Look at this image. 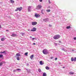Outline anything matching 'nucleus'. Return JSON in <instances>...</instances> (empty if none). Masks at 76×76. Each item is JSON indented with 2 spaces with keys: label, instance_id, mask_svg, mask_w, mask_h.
<instances>
[{
  "label": "nucleus",
  "instance_id": "nucleus-22",
  "mask_svg": "<svg viewBox=\"0 0 76 76\" xmlns=\"http://www.w3.org/2000/svg\"><path fill=\"white\" fill-rule=\"evenodd\" d=\"M50 10H46V12H50Z\"/></svg>",
  "mask_w": 76,
  "mask_h": 76
},
{
  "label": "nucleus",
  "instance_id": "nucleus-1",
  "mask_svg": "<svg viewBox=\"0 0 76 76\" xmlns=\"http://www.w3.org/2000/svg\"><path fill=\"white\" fill-rule=\"evenodd\" d=\"M60 36L58 34L56 35L53 37V39H58L59 38H60Z\"/></svg>",
  "mask_w": 76,
  "mask_h": 76
},
{
  "label": "nucleus",
  "instance_id": "nucleus-34",
  "mask_svg": "<svg viewBox=\"0 0 76 76\" xmlns=\"http://www.w3.org/2000/svg\"><path fill=\"white\" fill-rule=\"evenodd\" d=\"M50 59H53V57H51L50 58Z\"/></svg>",
  "mask_w": 76,
  "mask_h": 76
},
{
  "label": "nucleus",
  "instance_id": "nucleus-26",
  "mask_svg": "<svg viewBox=\"0 0 76 76\" xmlns=\"http://www.w3.org/2000/svg\"><path fill=\"white\" fill-rule=\"evenodd\" d=\"M38 71L39 72H41V69H39Z\"/></svg>",
  "mask_w": 76,
  "mask_h": 76
},
{
  "label": "nucleus",
  "instance_id": "nucleus-37",
  "mask_svg": "<svg viewBox=\"0 0 76 76\" xmlns=\"http://www.w3.org/2000/svg\"><path fill=\"white\" fill-rule=\"evenodd\" d=\"M49 26L50 27H51V25H49Z\"/></svg>",
  "mask_w": 76,
  "mask_h": 76
},
{
  "label": "nucleus",
  "instance_id": "nucleus-18",
  "mask_svg": "<svg viewBox=\"0 0 76 76\" xmlns=\"http://www.w3.org/2000/svg\"><path fill=\"white\" fill-rule=\"evenodd\" d=\"M10 1L12 3H15V1H13V0H10Z\"/></svg>",
  "mask_w": 76,
  "mask_h": 76
},
{
  "label": "nucleus",
  "instance_id": "nucleus-31",
  "mask_svg": "<svg viewBox=\"0 0 76 76\" xmlns=\"http://www.w3.org/2000/svg\"><path fill=\"white\" fill-rule=\"evenodd\" d=\"M57 60V58H55V60L56 61V60Z\"/></svg>",
  "mask_w": 76,
  "mask_h": 76
},
{
  "label": "nucleus",
  "instance_id": "nucleus-16",
  "mask_svg": "<svg viewBox=\"0 0 76 76\" xmlns=\"http://www.w3.org/2000/svg\"><path fill=\"white\" fill-rule=\"evenodd\" d=\"M45 69L47 70H49V69H50V68L49 67H48V66H46L45 67Z\"/></svg>",
  "mask_w": 76,
  "mask_h": 76
},
{
  "label": "nucleus",
  "instance_id": "nucleus-30",
  "mask_svg": "<svg viewBox=\"0 0 76 76\" xmlns=\"http://www.w3.org/2000/svg\"><path fill=\"white\" fill-rule=\"evenodd\" d=\"M74 40H76V37H74Z\"/></svg>",
  "mask_w": 76,
  "mask_h": 76
},
{
  "label": "nucleus",
  "instance_id": "nucleus-36",
  "mask_svg": "<svg viewBox=\"0 0 76 76\" xmlns=\"http://www.w3.org/2000/svg\"><path fill=\"white\" fill-rule=\"evenodd\" d=\"M6 31H9V30H6Z\"/></svg>",
  "mask_w": 76,
  "mask_h": 76
},
{
  "label": "nucleus",
  "instance_id": "nucleus-12",
  "mask_svg": "<svg viewBox=\"0 0 76 76\" xmlns=\"http://www.w3.org/2000/svg\"><path fill=\"white\" fill-rule=\"evenodd\" d=\"M30 58H31V59H33V58H34V55H31L30 56Z\"/></svg>",
  "mask_w": 76,
  "mask_h": 76
},
{
  "label": "nucleus",
  "instance_id": "nucleus-38",
  "mask_svg": "<svg viewBox=\"0 0 76 76\" xmlns=\"http://www.w3.org/2000/svg\"><path fill=\"white\" fill-rule=\"evenodd\" d=\"M0 28H1V25H0Z\"/></svg>",
  "mask_w": 76,
  "mask_h": 76
},
{
  "label": "nucleus",
  "instance_id": "nucleus-9",
  "mask_svg": "<svg viewBox=\"0 0 76 76\" xmlns=\"http://www.w3.org/2000/svg\"><path fill=\"white\" fill-rule=\"evenodd\" d=\"M35 16L36 18H38V17H39V16H40V15L36 13L35 14Z\"/></svg>",
  "mask_w": 76,
  "mask_h": 76
},
{
  "label": "nucleus",
  "instance_id": "nucleus-6",
  "mask_svg": "<svg viewBox=\"0 0 76 76\" xmlns=\"http://www.w3.org/2000/svg\"><path fill=\"white\" fill-rule=\"evenodd\" d=\"M37 24V22H31V24L32 25L34 26V25H36Z\"/></svg>",
  "mask_w": 76,
  "mask_h": 76
},
{
  "label": "nucleus",
  "instance_id": "nucleus-5",
  "mask_svg": "<svg viewBox=\"0 0 76 76\" xmlns=\"http://www.w3.org/2000/svg\"><path fill=\"white\" fill-rule=\"evenodd\" d=\"M71 61H76V57H75L74 58H73L72 57L71 58Z\"/></svg>",
  "mask_w": 76,
  "mask_h": 76
},
{
  "label": "nucleus",
  "instance_id": "nucleus-41",
  "mask_svg": "<svg viewBox=\"0 0 76 76\" xmlns=\"http://www.w3.org/2000/svg\"><path fill=\"white\" fill-rule=\"evenodd\" d=\"M72 51H74V50H72Z\"/></svg>",
  "mask_w": 76,
  "mask_h": 76
},
{
  "label": "nucleus",
  "instance_id": "nucleus-3",
  "mask_svg": "<svg viewBox=\"0 0 76 76\" xmlns=\"http://www.w3.org/2000/svg\"><path fill=\"white\" fill-rule=\"evenodd\" d=\"M22 9H23L22 8V7H20V8H17L16 10H15V11L16 12H17V11H18V10H19V11H20H20H21V10H22Z\"/></svg>",
  "mask_w": 76,
  "mask_h": 76
},
{
  "label": "nucleus",
  "instance_id": "nucleus-32",
  "mask_svg": "<svg viewBox=\"0 0 76 76\" xmlns=\"http://www.w3.org/2000/svg\"><path fill=\"white\" fill-rule=\"evenodd\" d=\"M33 45H36V44H35V43H34L33 44Z\"/></svg>",
  "mask_w": 76,
  "mask_h": 76
},
{
  "label": "nucleus",
  "instance_id": "nucleus-4",
  "mask_svg": "<svg viewBox=\"0 0 76 76\" xmlns=\"http://www.w3.org/2000/svg\"><path fill=\"white\" fill-rule=\"evenodd\" d=\"M42 7V6L41 5H38L37 7H36L37 9H41Z\"/></svg>",
  "mask_w": 76,
  "mask_h": 76
},
{
  "label": "nucleus",
  "instance_id": "nucleus-29",
  "mask_svg": "<svg viewBox=\"0 0 76 76\" xmlns=\"http://www.w3.org/2000/svg\"><path fill=\"white\" fill-rule=\"evenodd\" d=\"M16 70H17V71H18V70H20V71H21V69H17Z\"/></svg>",
  "mask_w": 76,
  "mask_h": 76
},
{
  "label": "nucleus",
  "instance_id": "nucleus-10",
  "mask_svg": "<svg viewBox=\"0 0 76 76\" xmlns=\"http://www.w3.org/2000/svg\"><path fill=\"white\" fill-rule=\"evenodd\" d=\"M11 37H17V34H13L11 35Z\"/></svg>",
  "mask_w": 76,
  "mask_h": 76
},
{
  "label": "nucleus",
  "instance_id": "nucleus-35",
  "mask_svg": "<svg viewBox=\"0 0 76 76\" xmlns=\"http://www.w3.org/2000/svg\"><path fill=\"white\" fill-rule=\"evenodd\" d=\"M34 39H35V38H32V39L33 40H34Z\"/></svg>",
  "mask_w": 76,
  "mask_h": 76
},
{
  "label": "nucleus",
  "instance_id": "nucleus-11",
  "mask_svg": "<svg viewBox=\"0 0 76 76\" xmlns=\"http://www.w3.org/2000/svg\"><path fill=\"white\" fill-rule=\"evenodd\" d=\"M43 20L44 21H45V22H47V21H48L49 19L48 18H46V19H43Z\"/></svg>",
  "mask_w": 76,
  "mask_h": 76
},
{
  "label": "nucleus",
  "instance_id": "nucleus-25",
  "mask_svg": "<svg viewBox=\"0 0 76 76\" xmlns=\"http://www.w3.org/2000/svg\"><path fill=\"white\" fill-rule=\"evenodd\" d=\"M3 55H0V58H2L3 57Z\"/></svg>",
  "mask_w": 76,
  "mask_h": 76
},
{
  "label": "nucleus",
  "instance_id": "nucleus-14",
  "mask_svg": "<svg viewBox=\"0 0 76 76\" xmlns=\"http://www.w3.org/2000/svg\"><path fill=\"white\" fill-rule=\"evenodd\" d=\"M43 76H47V74L46 73L44 72L43 74Z\"/></svg>",
  "mask_w": 76,
  "mask_h": 76
},
{
  "label": "nucleus",
  "instance_id": "nucleus-27",
  "mask_svg": "<svg viewBox=\"0 0 76 76\" xmlns=\"http://www.w3.org/2000/svg\"><path fill=\"white\" fill-rule=\"evenodd\" d=\"M48 2H49V4H51V2L50 1V0H49L48 1Z\"/></svg>",
  "mask_w": 76,
  "mask_h": 76
},
{
  "label": "nucleus",
  "instance_id": "nucleus-42",
  "mask_svg": "<svg viewBox=\"0 0 76 76\" xmlns=\"http://www.w3.org/2000/svg\"><path fill=\"white\" fill-rule=\"evenodd\" d=\"M59 42H61V41H59Z\"/></svg>",
  "mask_w": 76,
  "mask_h": 76
},
{
  "label": "nucleus",
  "instance_id": "nucleus-39",
  "mask_svg": "<svg viewBox=\"0 0 76 76\" xmlns=\"http://www.w3.org/2000/svg\"><path fill=\"white\" fill-rule=\"evenodd\" d=\"M30 38H32V36H30Z\"/></svg>",
  "mask_w": 76,
  "mask_h": 76
},
{
  "label": "nucleus",
  "instance_id": "nucleus-8",
  "mask_svg": "<svg viewBox=\"0 0 76 76\" xmlns=\"http://www.w3.org/2000/svg\"><path fill=\"white\" fill-rule=\"evenodd\" d=\"M31 6H29L28 7V12H31Z\"/></svg>",
  "mask_w": 76,
  "mask_h": 76
},
{
  "label": "nucleus",
  "instance_id": "nucleus-43",
  "mask_svg": "<svg viewBox=\"0 0 76 76\" xmlns=\"http://www.w3.org/2000/svg\"><path fill=\"white\" fill-rule=\"evenodd\" d=\"M63 68H65V67H63Z\"/></svg>",
  "mask_w": 76,
  "mask_h": 76
},
{
  "label": "nucleus",
  "instance_id": "nucleus-24",
  "mask_svg": "<svg viewBox=\"0 0 76 76\" xmlns=\"http://www.w3.org/2000/svg\"><path fill=\"white\" fill-rule=\"evenodd\" d=\"M71 27L70 26H67L66 28V29H70Z\"/></svg>",
  "mask_w": 76,
  "mask_h": 76
},
{
  "label": "nucleus",
  "instance_id": "nucleus-2",
  "mask_svg": "<svg viewBox=\"0 0 76 76\" xmlns=\"http://www.w3.org/2000/svg\"><path fill=\"white\" fill-rule=\"evenodd\" d=\"M42 53L44 54H48V50L46 49H44Z\"/></svg>",
  "mask_w": 76,
  "mask_h": 76
},
{
  "label": "nucleus",
  "instance_id": "nucleus-13",
  "mask_svg": "<svg viewBox=\"0 0 76 76\" xmlns=\"http://www.w3.org/2000/svg\"><path fill=\"white\" fill-rule=\"evenodd\" d=\"M39 63H40V65H43V64H44V63H42V61H39Z\"/></svg>",
  "mask_w": 76,
  "mask_h": 76
},
{
  "label": "nucleus",
  "instance_id": "nucleus-40",
  "mask_svg": "<svg viewBox=\"0 0 76 76\" xmlns=\"http://www.w3.org/2000/svg\"><path fill=\"white\" fill-rule=\"evenodd\" d=\"M14 72H16V70H14Z\"/></svg>",
  "mask_w": 76,
  "mask_h": 76
},
{
  "label": "nucleus",
  "instance_id": "nucleus-33",
  "mask_svg": "<svg viewBox=\"0 0 76 76\" xmlns=\"http://www.w3.org/2000/svg\"><path fill=\"white\" fill-rule=\"evenodd\" d=\"M39 1L40 2H42V0H39Z\"/></svg>",
  "mask_w": 76,
  "mask_h": 76
},
{
  "label": "nucleus",
  "instance_id": "nucleus-15",
  "mask_svg": "<svg viewBox=\"0 0 76 76\" xmlns=\"http://www.w3.org/2000/svg\"><path fill=\"white\" fill-rule=\"evenodd\" d=\"M1 41H4L5 40V38H2L1 39Z\"/></svg>",
  "mask_w": 76,
  "mask_h": 76
},
{
  "label": "nucleus",
  "instance_id": "nucleus-7",
  "mask_svg": "<svg viewBox=\"0 0 76 76\" xmlns=\"http://www.w3.org/2000/svg\"><path fill=\"white\" fill-rule=\"evenodd\" d=\"M37 29L35 28H33L31 30V31L32 32H34V31H36Z\"/></svg>",
  "mask_w": 76,
  "mask_h": 76
},
{
  "label": "nucleus",
  "instance_id": "nucleus-20",
  "mask_svg": "<svg viewBox=\"0 0 76 76\" xmlns=\"http://www.w3.org/2000/svg\"><path fill=\"white\" fill-rule=\"evenodd\" d=\"M5 52H6V51H4L3 52H0V53H1V54H3V53H5Z\"/></svg>",
  "mask_w": 76,
  "mask_h": 76
},
{
  "label": "nucleus",
  "instance_id": "nucleus-23",
  "mask_svg": "<svg viewBox=\"0 0 76 76\" xmlns=\"http://www.w3.org/2000/svg\"><path fill=\"white\" fill-rule=\"evenodd\" d=\"M17 60H20V58H19V57H18L17 58Z\"/></svg>",
  "mask_w": 76,
  "mask_h": 76
},
{
  "label": "nucleus",
  "instance_id": "nucleus-28",
  "mask_svg": "<svg viewBox=\"0 0 76 76\" xmlns=\"http://www.w3.org/2000/svg\"><path fill=\"white\" fill-rule=\"evenodd\" d=\"M3 64V63H0V66H1Z\"/></svg>",
  "mask_w": 76,
  "mask_h": 76
},
{
  "label": "nucleus",
  "instance_id": "nucleus-19",
  "mask_svg": "<svg viewBox=\"0 0 76 76\" xmlns=\"http://www.w3.org/2000/svg\"><path fill=\"white\" fill-rule=\"evenodd\" d=\"M16 56H20V54H19V53H17L16 54Z\"/></svg>",
  "mask_w": 76,
  "mask_h": 76
},
{
  "label": "nucleus",
  "instance_id": "nucleus-44",
  "mask_svg": "<svg viewBox=\"0 0 76 76\" xmlns=\"http://www.w3.org/2000/svg\"><path fill=\"white\" fill-rule=\"evenodd\" d=\"M28 73H29V72L28 71Z\"/></svg>",
  "mask_w": 76,
  "mask_h": 76
},
{
  "label": "nucleus",
  "instance_id": "nucleus-21",
  "mask_svg": "<svg viewBox=\"0 0 76 76\" xmlns=\"http://www.w3.org/2000/svg\"><path fill=\"white\" fill-rule=\"evenodd\" d=\"M28 53L26 52L25 53L24 55L25 56H28Z\"/></svg>",
  "mask_w": 76,
  "mask_h": 76
},
{
  "label": "nucleus",
  "instance_id": "nucleus-17",
  "mask_svg": "<svg viewBox=\"0 0 76 76\" xmlns=\"http://www.w3.org/2000/svg\"><path fill=\"white\" fill-rule=\"evenodd\" d=\"M69 74L70 75H73V74H74V72H69Z\"/></svg>",
  "mask_w": 76,
  "mask_h": 76
}]
</instances>
